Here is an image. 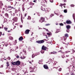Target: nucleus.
Segmentation results:
<instances>
[{
  "label": "nucleus",
  "instance_id": "31",
  "mask_svg": "<svg viewBox=\"0 0 75 75\" xmlns=\"http://www.w3.org/2000/svg\"><path fill=\"white\" fill-rule=\"evenodd\" d=\"M51 53H52V54H57V52H54L53 53L51 52Z\"/></svg>",
  "mask_w": 75,
  "mask_h": 75
},
{
  "label": "nucleus",
  "instance_id": "17",
  "mask_svg": "<svg viewBox=\"0 0 75 75\" xmlns=\"http://www.w3.org/2000/svg\"><path fill=\"white\" fill-rule=\"evenodd\" d=\"M21 59H25V56H23V57H22V56H21Z\"/></svg>",
  "mask_w": 75,
  "mask_h": 75
},
{
  "label": "nucleus",
  "instance_id": "55",
  "mask_svg": "<svg viewBox=\"0 0 75 75\" xmlns=\"http://www.w3.org/2000/svg\"><path fill=\"white\" fill-rule=\"evenodd\" d=\"M2 35H4V33L2 34Z\"/></svg>",
  "mask_w": 75,
  "mask_h": 75
},
{
  "label": "nucleus",
  "instance_id": "37",
  "mask_svg": "<svg viewBox=\"0 0 75 75\" xmlns=\"http://www.w3.org/2000/svg\"><path fill=\"white\" fill-rule=\"evenodd\" d=\"M7 45H8V44H7V43H6V44H5L6 47H7Z\"/></svg>",
  "mask_w": 75,
  "mask_h": 75
},
{
  "label": "nucleus",
  "instance_id": "5",
  "mask_svg": "<svg viewBox=\"0 0 75 75\" xmlns=\"http://www.w3.org/2000/svg\"><path fill=\"white\" fill-rule=\"evenodd\" d=\"M43 67L45 69H48V66L47 65H44Z\"/></svg>",
  "mask_w": 75,
  "mask_h": 75
},
{
  "label": "nucleus",
  "instance_id": "29",
  "mask_svg": "<svg viewBox=\"0 0 75 75\" xmlns=\"http://www.w3.org/2000/svg\"><path fill=\"white\" fill-rule=\"evenodd\" d=\"M50 23L47 24L45 25L46 26H48V25H50Z\"/></svg>",
  "mask_w": 75,
  "mask_h": 75
},
{
  "label": "nucleus",
  "instance_id": "45",
  "mask_svg": "<svg viewBox=\"0 0 75 75\" xmlns=\"http://www.w3.org/2000/svg\"><path fill=\"white\" fill-rule=\"evenodd\" d=\"M58 52H61V53H62V51H61V50H60Z\"/></svg>",
  "mask_w": 75,
  "mask_h": 75
},
{
  "label": "nucleus",
  "instance_id": "28",
  "mask_svg": "<svg viewBox=\"0 0 75 75\" xmlns=\"http://www.w3.org/2000/svg\"><path fill=\"white\" fill-rule=\"evenodd\" d=\"M66 31L67 33H69V29H67V30Z\"/></svg>",
  "mask_w": 75,
  "mask_h": 75
},
{
  "label": "nucleus",
  "instance_id": "26",
  "mask_svg": "<svg viewBox=\"0 0 75 75\" xmlns=\"http://www.w3.org/2000/svg\"><path fill=\"white\" fill-rule=\"evenodd\" d=\"M59 25H61L62 26H63V25H64V24H63V23H60L59 24Z\"/></svg>",
  "mask_w": 75,
  "mask_h": 75
},
{
  "label": "nucleus",
  "instance_id": "12",
  "mask_svg": "<svg viewBox=\"0 0 75 75\" xmlns=\"http://www.w3.org/2000/svg\"><path fill=\"white\" fill-rule=\"evenodd\" d=\"M19 41H22L23 40V38L22 36H21L19 38Z\"/></svg>",
  "mask_w": 75,
  "mask_h": 75
},
{
  "label": "nucleus",
  "instance_id": "35",
  "mask_svg": "<svg viewBox=\"0 0 75 75\" xmlns=\"http://www.w3.org/2000/svg\"><path fill=\"white\" fill-rule=\"evenodd\" d=\"M62 70V69L61 68H60L59 69V71H61Z\"/></svg>",
  "mask_w": 75,
  "mask_h": 75
},
{
  "label": "nucleus",
  "instance_id": "63",
  "mask_svg": "<svg viewBox=\"0 0 75 75\" xmlns=\"http://www.w3.org/2000/svg\"><path fill=\"white\" fill-rule=\"evenodd\" d=\"M71 75H74V74H72Z\"/></svg>",
  "mask_w": 75,
  "mask_h": 75
},
{
  "label": "nucleus",
  "instance_id": "52",
  "mask_svg": "<svg viewBox=\"0 0 75 75\" xmlns=\"http://www.w3.org/2000/svg\"><path fill=\"white\" fill-rule=\"evenodd\" d=\"M7 67H9V64H7Z\"/></svg>",
  "mask_w": 75,
  "mask_h": 75
},
{
  "label": "nucleus",
  "instance_id": "47",
  "mask_svg": "<svg viewBox=\"0 0 75 75\" xmlns=\"http://www.w3.org/2000/svg\"><path fill=\"white\" fill-rule=\"evenodd\" d=\"M68 52V51H66L65 52V53H66V54H67V53Z\"/></svg>",
  "mask_w": 75,
  "mask_h": 75
},
{
  "label": "nucleus",
  "instance_id": "4",
  "mask_svg": "<svg viewBox=\"0 0 75 75\" xmlns=\"http://www.w3.org/2000/svg\"><path fill=\"white\" fill-rule=\"evenodd\" d=\"M42 50L45 51L47 50V47H45L44 46H43L42 47Z\"/></svg>",
  "mask_w": 75,
  "mask_h": 75
},
{
  "label": "nucleus",
  "instance_id": "1",
  "mask_svg": "<svg viewBox=\"0 0 75 75\" xmlns=\"http://www.w3.org/2000/svg\"><path fill=\"white\" fill-rule=\"evenodd\" d=\"M36 42H37V43H38V44H42V43H44V40H42L38 41Z\"/></svg>",
  "mask_w": 75,
  "mask_h": 75
},
{
  "label": "nucleus",
  "instance_id": "49",
  "mask_svg": "<svg viewBox=\"0 0 75 75\" xmlns=\"http://www.w3.org/2000/svg\"><path fill=\"white\" fill-rule=\"evenodd\" d=\"M46 38H47V39H48V37H47V36H46Z\"/></svg>",
  "mask_w": 75,
  "mask_h": 75
},
{
  "label": "nucleus",
  "instance_id": "56",
  "mask_svg": "<svg viewBox=\"0 0 75 75\" xmlns=\"http://www.w3.org/2000/svg\"><path fill=\"white\" fill-rule=\"evenodd\" d=\"M32 4H33V5H34V4H33V3H31Z\"/></svg>",
  "mask_w": 75,
  "mask_h": 75
},
{
  "label": "nucleus",
  "instance_id": "62",
  "mask_svg": "<svg viewBox=\"0 0 75 75\" xmlns=\"http://www.w3.org/2000/svg\"><path fill=\"white\" fill-rule=\"evenodd\" d=\"M66 57H69V55H68V56L67 55V56H66Z\"/></svg>",
  "mask_w": 75,
  "mask_h": 75
},
{
  "label": "nucleus",
  "instance_id": "7",
  "mask_svg": "<svg viewBox=\"0 0 75 75\" xmlns=\"http://www.w3.org/2000/svg\"><path fill=\"white\" fill-rule=\"evenodd\" d=\"M18 18H17L15 17L13 18V20L14 21H17Z\"/></svg>",
  "mask_w": 75,
  "mask_h": 75
},
{
  "label": "nucleus",
  "instance_id": "13",
  "mask_svg": "<svg viewBox=\"0 0 75 75\" xmlns=\"http://www.w3.org/2000/svg\"><path fill=\"white\" fill-rule=\"evenodd\" d=\"M8 8H11V9H15V8H13V7L11 6H8Z\"/></svg>",
  "mask_w": 75,
  "mask_h": 75
},
{
  "label": "nucleus",
  "instance_id": "3",
  "mask_svg": "<svg viewBox=\"0 0 75 75\" xmlns=\"http://www.w3.org/2000/svg\"><path fill=\"white\" fill-rule=\"evenodd\" d=\"M65 36L64 37V40H66L67 39V37H68V34L66 33L65 34Z\"/></svg>",
  "mask_w": 75,
  "mask_h": 75
},
{
  "label": "nucleus",
  "instance_id": "11",
  "mask_svg": "<svg viewBox=\"0 0 75 75\" xmlns=\"http://www.w3.org/2000/svg\"><path fill=\"white\" fill-rule=\"evenodd\" d=\"M69 52H71V54H73L74 52H75V50H71V51H69Z\"/></svg>",
  "mask_w": 75,
  "mask_h": 75
},
{
  "label": "nucleus",
  "instance_id": "14",
  "mask_svg": "<svg viewBox=\"0 0 75 75\" xmlns=\"http://www.w3.org/2000/svg\"><path fill=\"white\" fill-rule=\"evenodd\" d=\"M66 27L67 29H69L71 28V26L69 25H68L66 26Z\"/></svg>",
  "mask_w": 75,
  "mask_h": 75
},
{
  "label": "nucleus",
  "instance_id": "6",
  "mask_svg": "<svg viewBox=\"0 0 75 75\" xmlns=\"http://www.w3.org/2000/svg\"><path fill=\"white\" fill-rule=\"evenodd\" d=\"M66 4H60V5H59V6H60V7H61L62 8V6H66Z\"/></svg>",
  "mask_w": 75,
  "mask_h": 75
},
{
  "label": "nucleus",
  "instance_id": "27",
  "mask_svg": "<svg viewBox=\"0 0 75 75\" xmlns=\"http://www.w3.org/2000/svg\"><path fill=\"white\" fill-rule=\"evenodd\" d=\"M64 13H67V10H64Z\"/></svg>",
  "mask_w": 75,
  "mask_h": 75
},
{
  "label": "nucleus",
  "instance_id": "60",
  "mask_svg": "<svg viewBox=\"0 0 75 75\" xmlns=\"http://www.w3.org/2000/svg\"><path fill=\"white\" fill-rule=\"evenodd\" d=\"M66 75H69V74H67Z\"/></svg>",
  "mask_w": 75,
  "mask_h": 75
},
{
  "label": "nucleus",
  "instance_id": "9",
  "mask_svg": "<svg viewBox=\"0 0 75 75\" xmlns=\"http://www.w3.org/2000/svg\"><path fill=\"white\" fill-rule=\"evenodd\" d=\"M16 65H19L20 64V62L19 61H17L16 62Z\"/></svg>",
  "mask_w": 75,
  "mask_h": 75
},
{
  "label": "nucleus",
  "instance_id": "19",
  "mask_svg": "<svg viewBox=\"0 0 75 75\" xmlns=\"http://www.w3.org/2000/svg\"><path fill=\"white\" fill-rule=\"evenodd\" d=\"M30 70H31V71H33V70H34V69L31 67H30Z\"/></svg>",
  "mask_w": 75,
  "mask_h": 75
},
{
  "label": "nucleus",
  "instance_id": "21",
  "mask_svg": "<svg viewBox=\"0 0 75 75\" xmlns=\"http://www.w3.org/2000/svg\"><path fill=\"white\" fill-rule=\"evenodd\" d=\"M4 29L5 30V31H7V30H8V28L6 27H4Z\"/></svg>",
  "mask_w": 75,
  "mask_h": 75
},
{
  "label": "nucleus",
  "instance_id": "38",
  "mask_svg": "<svg viewBox=\"0 0 75 75\" xmlns=\"http://www.w3.org/2000/svg\"><path fill=\"white\" fill-rule=\"evenodd\" d=\"M54 16V15L53 14H52L51 15H50V17H52V16Z\"/></svg>",
  "mask_w": 75,
  "mask_h": 75
},
{
  "label": "nucleus",
  "instance_id": "51",
  "mask_svg": "<svg viewBox=\"0 0 75 75\" xmlns=\"http://www.w3.org/2000/svg\"><path fill=\"white\" fill-rule=\"evenodd\" d=\"M62 58H64V56H63L62 57Z\"/></svg>",
  "mask_w": 75,
  "mask_h": 75
},
{
  "label": "nucleus",
  "instance_id": "54",
  "mask_svg": "<svg viewBox=\"0 0 75 75\" xmlns=\"http://www.w3.org/2000/svg\"><path fill=\"white\" fill-rule=\"evenodd\" d=\"M29 50H30V49H31V47H29Z\"/></svg>",
  "mask_w": 75,
  "mask_h": 75
},
{
  "label": "nucleus",
  "instance_id": "58",
  "mask_svg": "<svg viewBox=\"0 0 75 75\" xmlns=\"http://www.w3.org/2000/svg\"><path fill=\"white\" fill-rule=\"evenodd\" d=\"M64 2H67V1L65 0V1H64Z\"/></svg>",
  "mask_w": 75,
  "mask_h": 75
},
{
  "label": "nucleus",
  "instance_id": "33",
  "mask_svg": "<svg viewBox=\"0 0 75 75\" xmlns=\"http://www.w3.org/2000/svg\"><path fill=\"white\" fill-rule=\"evenodd\" d=\"M23 52L25 53V52H26V51L24 49V50H23Z\"/></svg>",
  "mask_w": 75,
  "mask_h": 75
},
{
  "label": "nucleus",
  "instance_id": "39",
  "mask_svg": "<svg viewBox=\"0 0 75 75\" xmlns=\"http://www.w3.org/2000/svg\"><path fill=\"white\" fill-rule=\"evenodd\" d=\"M20 27H21V28L23 27V25H20Z\"/></svg>",
  "mask_w": 75,
  "mask_h": 75
},
{
  "label": "nucleus",
  "instance_id": "48",
  "mask_svg": "<svg viewBox=\"0 0 75 75\" xmlns=\"http://www.w3.org/2000/svg\"><path fill=\"white\" fill-rule=\"evenodd\" d=\"M26 16H27V15L26 14H25L24 17H26Z\"/></svg>",
  "mask_w": 75,
  "mask_h": 75
},
{
  "label": "nucleus",
  "instance_id": "43",
  "mask_svg": "<svg viewBox=\"0 0 75 75\" xmlns=\"http://www.w3.org/2000/svg\"><path fill=\"white\" fill-rule=\"evenodd\" d=\"M16 57L17 58H19V56H17Z\"/></svg>",
  "mask_w": 75,
  "mask_h": 75
},
{
  "label": "nucleus",
  "instance_id": "34",
  "mask_svg": "<svg viewBox=\"0 0 75 75\" xmlns=\"http://www.w3.org/2000/svg\"><path fill=\"white\" fill-rule=\"evenodd\" d=\"M33 2H34V3H37V0H34L33 1Z\"/></svg>",
  "mask_w": 75,
  "mask_h": 75
},
{
  "label": "nucleus",
  "instance_id": "53",
  "mask_svg": "<svg viewBox=\"0 0 75 75\" xmlns=\"http://www.w3.org/2000/svg\"><path fill=\"white\" fill-rule=\"evenodd\" d=\"M22 9H23V10H24V8L23 7Z\"/></svg>",
  "mask_w": 75,
  "mask_h": 75
},
{
  "label": "nucleus",
  "instance_id": "36",
  "mask_svg": "<svg viewBox=\"0 0 75 75\" xmlns=\"http://www.w3.org/2000/svg\"><path fill=\"white\" fill-rule=\"evenodd\" d=\"M28 18L30 20H31V17H30V16H28Z\"/></svg>",
  "mask_w": 75,
  "mask_h": 75
},
{
  "label": "nucleus",
  "instance_id": "8",
  "mask_svg": "<svg viewBox=\"0 0 75 75\" xmlns=\"http://www.w3.org/2000/svg\"><path fill=\"white\" fill-rule=\"evenodd\" d=\"M66 23H67V24H71V23H72V22H71V21H70L69 20H67Z\"/></svg>",
  "mask_w": 75,
  "mask_h": 75
},
{
  "label": "nucleus",
  "instance_id": "22",
  "mask_svg": "<svg viewBox=\"0 0 75 75\" xmlns=\"http://www.w3.org/2000/svg\"><path fill=\"white\" fill-rule=\"evenodd\" d=\"M35 55H34V54H33L32 55V58H34V57H35Z\"/></svg>",
  "mask_w": 75,
  "mask_h": 75
},
{
  "label": "nucleus",
  "instance_id": "50",
  "mask_svg": "<svg viewBox=\"0 0 75 75\" xmlns=\"http://www.w3.org/2000/svg\"><path fill=\"white\" fill-rule=\"evenodd\" d=\"M29 63H30V64H31V62H30L29 61Z\"/></svg>",
  "mask_w": 75,
  "mask_h": 75
},
{
  "label": "nucleus",
  "instance_id": "16",
  "mask_svg": "<svg viewBox=\"0 0 75 75\" xmlns=\"http://www.w3.org/2000/svg\"><path fill=\"white\" fill-rule=\"evenodd\" d=\"M12 64L13 65H16V62H12Z\"/></svg>",
  "mask_w": 75,
  "mask_h": 75
},
{
  "label": "nucleus",
  "instance_id": "61",
  "mask_svg": "<svg viewBox=\"0 0 75 75\" xmlns=\"http://www.w3.org/2000/svg\"><path fill=\"white\" fill-rule=\"evenodd\" d=\"M62 16V15H60V17H61V16Z\"/></svg>",
  "mask_w": 75,
  "mask_h": 75
},
{
  "label": "nucleus",
  "instance_id": "30",
  "mask_svg": "<svg viewBox=\"0 0 75 75\" xmlns=\"http://www.w3.org/2000/svg\"><path fill=\"white\" fill-rule=\"evenodd\" d=\"M50 1L51 3H53L54 1L53 0H50Z\"/></svg>",
  "mask_w": 75,
  "mask_h": 75
},
{
  "label": "nucleus",
  "instance_id": "42",
  "mask_svg": "<svg viewBox=\"0 0 75 75\" xmlns=\"http://www.w3.org/2000/svg\"><path fill=\"white\" fill-rule=\"evenodd\" d=\"M47 35H51V34H50V33H47Z\"/></svg>",
  "mask_w": 75,
  "mask_h": 75
},
{
  "label": "nucleus",
  "instance_id": "64",
  "mask_svg": "<svg viewBox=\"0 0 75 75\" xmlns=\"http://www.w3.org/2000/svg\"><path fill=\"white\" fill-rule=\"evenodd\" d=\"M58 33V32H57V31L56 32V33Z\"/></svg>",
  "mask_w": 75,
  "mask_h": 75
},
{
  "label": "nucleus",
  "instance_id": "57",
  "mask_svg": "<svg viewBox=\"0 0 75 75\" xmlns=\"http://www.w3.org/2000/svg\"><path fill=\"white\" fill-rule=\"evenodd\" d=\"M24 6V4H23V6Z\"/></svg>",
  "mask_w": 75,
  "mask_h": 75
},
{
  "label": "nucleus",
  "instance_id": "23",
  "mask_svg": "<svg viewBox=\"0 0 75 75\" xmlns=\"http://www.w3.org/2000/svg\"><path fill=\"white\" fill-rule=\"evenodd\" d=\"M42 11H44L45 13H47V11H48V10H42Z\"/></svg>",
  "mask_w": 75,
  "mask_h": 75
},
{
  "label": "nucleus",
  "instance_id": "20",
  "mask_svg": "<svg viewBox=\"0 0 75 75\" xmlns=\"http://www.w3.org/2000/svg\"><path fill=\"white\" fill-rule=\"evenodd\" d=\"M5 16L7 17H8V14L7 13H6L5 14Z\"/></svg>",
  "mask_w": 75,
  "mask_h": 75
},
{
  "label": "nucleus",
  "instance_id": "24",
  "mask_svg": "<svg viewBox=\"0 0 75 75\" xmlns=\"http://www.w3.org/2000/svg\"><path fill=\"white\" fill-rule=\"evenodd\" d=\"M16 69L14 68H12V71H15Z\"/></svg>",
  "mask_w": 75,
  "mask_h": 75
},
{
  "label": "nucleus",
  "instance_id": "44",
  "mask_svg": "<svg viewBox=\"0 0 75 75\" xmlns=\"http://www.w3.org/2000/svg\"><path fill=\"white\" fill-rule=\"evenodd\" d=\"M8 33H10V32H11V30H8Z\"/></svg>",
  "mask_w": 75,
  "mask_h": 75
},
{
  "label": "nucleus",
  "instance_id": "59",
  "mask_svg": "<svg viewBox=\"0 0 75 75\" xmlns=\"http://www.w3.org/2000/svg\"><path fill=\"white\" fill-rule=\"evenodd\" d=\"M56 25H58V23H56Z\"/></svg>",
  "mask_w": 75,
  "mask_h": 75
},
{
  "label": "nucleus",
  "instance_id": "41",
  "mask_svg": "<svg viewBox=\"0 0 75 75\" xmlns=\"http://www.w3.org/2000/svg\"><path fill=\"white\" fill-rule=\"evenodd\" d=\"M21 21L22 23H23V20L22 19H21Z\"/></svg>",
  "mask_w": 75,
  "mask_h": 75
},
{
  "label": "nucleus",
  "instance_id": "46",
  "mask_svg": "<svg viewBox=\"0 0 75 75\" xmlns=\"http://www.w3.org/2000/svg\"><path fill=\"white\" fill-rule=\"evenodd\" d=\"M0 34H1V35H2V33L1 32H0Z\"/></svg>",
  "mask_w": 75,
  "mask_h": 75
},
{
  "label": "nucleus",
  "instance_id": "10",
  "mask_svg": "<svg viewBox=\"0 0 75 75\" xmlns=\"http://www.w3.org/2000/svg\"><path fill=\"white\" fill-rule=\"evenodd\" d=\"M30 31V30H27L25 31V34H28L29 33V32Z\"/></svg>",
  "mask_w": 75,
  "mask_h": 75
},
{
  "label": "nucleus",
  "instance_id": "32",
  "mask_svg": "<svg viewBox=\"0 0 75 75\" xmlns=\"http://www.w3.org/2000/svg\"><path fill=\"white\" fill-rule=\"evenodd\" d=\"M75 6V5H73V4H71V7H74V6Z\"/></svg>",
  "mask_w": 75,
  "mask_h": 75
},
{
  "label": "nucleus",
  "instance_id": "18",
  "mask_svg": "<svg viewBox=\"0 0 75 75\" xmlns=\"http://www.w3.org/2000/svg\"><path fill=\"white\" fill-rule=\"evenodd\" d=\"M73 17L74 20H75V14H74L73 15Z\"/></svg>",
  "mask_w": 75,
  "mask_h": 75
},
{
  "label": "nucleus",
  "instance_id": "25",
  "mask_svg": "<svg viewBox=\"0 0 75 75\" xmlns=\"http://www.w3.org/2000/svg\"><path fill=\"white\" fill-rule=\"evenodd\" d=\"M41 52L42 53V54H43L44 52V51H43V50H42L41 51Z\"/></svg>",
  "mask_w": 75,
  "mask_h": 75
},
{
  "label": "nucleus",
  "instance_id": "15",
  "mask_svg": "<svg viewBox=\"0 0 75 75\" xmlns=\"http://www.w3.org/2000/svg\"><path fill=\"white\" fill-rule=\"evenodd\" d=\"M9 39L11 40H13V38L11 36H9Z\"/></svg>",
  "mask_w": 75,
  "mask_h": 75
},
{
  "label": "nucleus",
  "instance_id": "40",
  "mask_svg": "<svg viewBox=\"0 0 75 75\" xmlns=\"http://www.w3.org/2000/svg\"><path fill=\"white\" fill-rule=\"evenodd\" d=\"M8 59H9V60H10L11 58H10V57H8Z\"/></svg>",
  "mask_w": 75,
  "mask_h": 75
},
{
  "label": "nucleus",
  "instance_id": "2",
  "mask_svg": "<svg viewBox=\"0 0 75 75\" xmlns=\"http://www.w3.org/2000/svg\"><path fill=\"white\" fill-rule=\"evenodd\" d=\"M45 19L44 18L42 17L39 20V22L41 23L44 22L45 21Z\"/></svg>",
  "mask_w": 75,
  "mask_h": 75
}]
</instances>
